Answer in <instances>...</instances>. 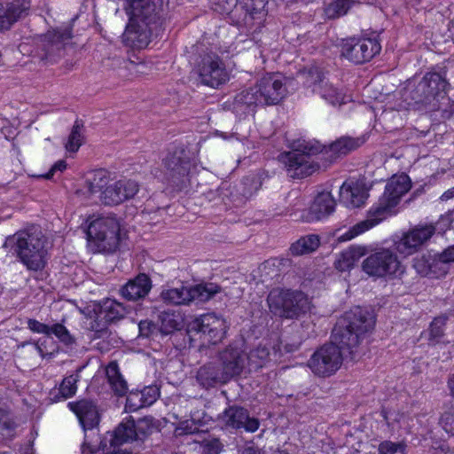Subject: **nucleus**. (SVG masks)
Segmentation results:
<instances>
[{
    "label": "nucleus",
    "instance_id": "62",
    "mask_svg": "<svg viewBox=\"0 0 454 454\" xmlns=\"http://www.w3.org/2000/svg\"><path fill=\"white\" fill-rule=\"evenodd\" d=\"M223 415H226V414H227V409H225V410L223 411Z\"/></svg>",
    "mask_w": 454,
    "mask_h": 454
},
{
    "label": "nucleus",
    "instance_id": "14",
    "mask_svg": "<svg viewBox=\"0 0 454 454\" xmlns=\"http://www.w3.org/2000/svg\"><path fill=\"white\" fill-rule=\"evenodd\" d=\"M166 177L178 190H182L188 181L192 162L189 153L183 147L168 151L163 159Z\"/></svg>",
    "mask_w": 454,
    "mask_h": 454
},
{
    "label": "nucleus",
    "instance_id": "45",
    "mask_svg": "<svg viewBox=\"0 0 454 454\" xmlns=\"http://www.w3.org/2000/svg\"><path fill=\"white\" fill-rule=\"evenodd\" d=\"M104 320L98 318V312L97 313V319L90 323V330L92 333V339H106L110 336V332Z\"/></svg>",
    "mask_w": 454,
    "mask_h": 454
},
{
    "label": "nucleus",
    "instance_id": "59",
    "mask_svg": "<svg viewBox=\"0 0 454 454\" xmlns=\"http://www.w3.org/2000/svg\"><path fill=\"white\" fill-rule=\"evenodd\" d=\"M240 454H262L260 450L254 445L246 446Z\"/></svg>",
    "mask_w": 454,
    "mask_h": 454
},
{
    "label": "nucleus",
    "instance_id": "4",
    "mask_svg": "<svg viewBox=\"0 0 454 454\" xmlns=\"http://www.w3.org/2000/svg\"><path fill=\"white\" fill-rule=\"evenodd\" d=\"M411 187L410 177L406 174L395 175L387 183L383 195L370 210V218L361 221L338 236L339 241H348L377 225L389 215L400 199Z\"/></svg>",
    "mask_w": 454,
    "mask_h": 454
},
{
    "label": "nucleus",
    "instance_id": "56",
    "mask_svg": "<svg viewBox=\"0 0 454 454\" xmlns=\"http://www.w3.org/2000/svg\"><path fill=\"white\" fill-rule=\"evenodd\" d=\"M203 442H207L206 446L208 447L210 453H217L219 450V442L217 440L207 441L205 438L202 440Z\"/></svg>",
    "mask_w": 454,
    "mask_h": 454
},
{
    "label": "nucleus",
    "instance_id": "27",
    "mask_svg": "<svg viewBox=\"0 0 454 454\" xmlns=\"http://www.w3.org/2000/svg\"><path fill=\"white\" fill-rule=\"evenodd\" d=\"M413 267L419 274L423 276H436L438 273L442 275L436 254L427 253L414 258Z\"/></svg>",
    "mask_w": 454,
    "mask_h": 454
},
{
    "label": "nucleus",
    "instance_id": "1",
    "mask_svg": "<svg viewBox=\"0 0 454 454\" xmlns=\"http://www.w3.org/2000/svg\"><path fill=\"white\" fill-rule=\"evenodd\" d=\"M374 324V317L367 309L360 307L351 309L333 328V342L315 351L308 361V366L319 377L334 374L340 368L346 352L352 359L355 357L361 340Z\"/></svg>",
    "mask_w": 454,
    "mask_h": 454
},
{
    "label": "nucleus",
    "instance_id": "31",
    "mask_svg": "<svg viewBox=\"0 0 454 454\" xmlns=\"http://www.w3.org/2000/svg\"><path fill=\"white\" fill-rule=\"evenodd\" d=\"M320 244L317 235L309 234L294 242L289 250L293 255L299 256L314 252Z\"/></svg>",
    "mask_w": 454,
    "mask_h": 454
},
{
    "label": "nucleus",
    "instance_id": "30",
    "mask_svg": "<svg viewBox=\"0 0 454 454\" xmlns=\"http://www.w3.org/2000/svg\"><path fill=\"white\" fill-rule=\"evenodd\" d=\"M126 308L115 300L107 299L103 302L98 310V318L106 323L120 320L126 314Z\"/></svg>",
    "mask_w": 454,
    "mask_h": 454
},
{
    "label": "nucleus",
    "instance_id": "13",
    "mask_svg": "<svg viewBox=\"0 0 454 454\" xmlns=\"http://www.w3.org/2000/svg\"><path fill=\"white\" fill-rule=\"evenodd\" d=\"M152 433V419L141 418L135 420L131 416L125 418L110 434V446H119L133 441L143 440Z\"/></svg>",
    "mask_w": 454,
    "mask_h": 454
},
{
    "label": "nucleus",
    "instance_id": "9",
    "mask_svg": "<svg viewBox=\"0 0 454 454\" xmlns=\"http://www.w3.org/2000/svg\"><path fill=\"white\" fill-rule=\"evenodd\" d=\"M218 293V287L213 283L184 285L163 289L160 294L162 301L173 306H191L210 300Z\"/></svg>",
    "mask_w": 454,
    "mask_h": 454
},
{
    "label": "nucleus",
    "instance_id": "52",
    "mask_svg": "<svg viewBox=\"0 0 454 454\" xmlns=\"http://www.w3.org/2000/svg\"><path fill=\"white\" fill-rule=\"evenodd\" d=\"M27 328L33 333H43L50 336V325L41 323L35 319L29 318L27 322Z\"/></svg>",
    "mask_w": 454,
    "mask_h": 454
},
{
    "label": "nucleus",
    "instance_id": "54",
    "mask_svg": "<svg viewBox=\"0 0 454 454\" xmlns=\"http://www.w3.org/2000/svg\"><path fill=\"white\" fill-rule=\"evenodd\" d=\"M67 168V163L64 160H60L57 161L51 169L43 176H40L41 177H43L45 179H51L55 174L56 171H64Z\"/></svg>",
    "mask_w": 454,
    "mask_h": 454
},
{
    "label": "nucleus",
    "instance_id": "47",
    "mask_svg": "<svg viewBox=\"0 0 454 454\" xmlns=\"http://www.w3.org/2000/svg\"><path fill=\"white\" fill-rule=\"evenodd\" d=\"M175 432L176 435L200 434L198 424L194 419L180 422Z\"/></svg>",
    "mask_w": 454,
    "mask_h": 454
},
{
    "label": "nucleus",
    "instance_id": "20",
    "mask_svg": "<svg viewBox=\"0 0 454 454\" xmlns=\"http://www.w3.org/2000/svg\"><path fill=\"white\" fill-rule=\"evenodd\" d=\"M139 191L137 182L131 179H121L109 184L102 194V203L108 206L119 205L133 199Z\"/></svg>",
    "mask_w": 454,
    "mask_h": 454
},
{
    "label": "nucleus",
    "instance_id": "29",
    "mask_svg": "<svg viewBox=\"0 0 454 454\" xmlns=\"http://www.w3.org/2000/svg\"><path fill=\"white\" fill-rule=\"evenodd\" d=\"M72 35L70 29H64L62 31L57 30L49 32L45 35L46 43L44 50L47 56H52L56 51L63 49L65 44L71 39Z\"/></svg>",
    "mask_w": 454,
    "mask_h": 454
},
{
    "label": "nucleus",
    "instance_id": "50",
    "mask_svg": "<svg viewBox=\"0 0 454 454\" xmlns=\"http://www.w3.org/2000/svg\"><path fill=\"white\" fill-rule=\"evenodd\" d=\"M404 450V444L402 442H393L391 441H384L379 444V454H395Z\"/></svg>",
    "mask_w": 454,
    "mask_h": 454
},
{
    "label": "nucleus",
    "instance_id": "38",
    "mask_svg": "<svg viewBox=\"0 0 454 454\" xmlns=\"http://www.w3.org/2000/svg\"><path fill=\"white\" fill-rule=\"evenodd\" d=\"M83 129V123L82 121L76 120L71 133L68 137L67 143L66 144V148L68 152L75 153L78 151L80 146L83 142V135L82 133V129Z\"/></svg>",
    "mask_w": 454,
    "mask_h": 454
},
{
    "label": "nucleus",
    "instance_id": "11",
    "mask_svg": "<svg viewBox=\"0 0 454 454\" xmlns=\"http://www.w3.org/2000/svg\"><path fill=\"white\" fill-rule=\"evenodd\" d=\"M362 267L366 274L376 278H400L405 270L397 255L389 249L371 254L364 260Z\"/></svg>",
    "mask_w": 454,
    "mask_h": 454
},
{
    "label": "nucleus",
    "instance_id": "23",
    "mask_svg": "<svg viewBox=\"0 0 454 454\" xmlns=\"http://www.w3.org/2000/svg\"><path fill=\"white\" fill-rule=\"evenodd\" d=\"M368 197L366 188L359 182H345L340 188V201L348 207H359Z\"/></svg>",
    "mask_w": 454,
    "mask_h": 454
},
{
    "label": "nucleus",
    "instance_id": "6",
    "mask_svg": "<svg viewBox=\"0 0 454 454\" xmlns=\"http://www.w3.org/2000/svg\"><path fill=\"white\" fill-rule=\"evenodd\" d=\"M293 151L283 155L288 175L293 178H303L314 173L319 165L310 157L323 152L324 146L317 141L299 139L293 143Z\"/></svg>",
    "mask_w": 454,
    "mask_h": 454
},
{
    "label": "nucleus",
    "instance_id": "7",
    "mask_svg": "<svg viewBox=\"0 0 454 454\" xmlns=\"http://www.w3.org/2000/svg\"><path fill=\"white\" fill-rule=\"evenodd\" d=\"M120 223L114 216L93 220L87 228V238L94 252L113 253L120 242Z\"/></svg>",
    "mask_w": 454,
    "mask_h": 454
},
{
    "label": "nucleus",
    "instance_id": "53",
    "mask_svg": "<svg viewBox=\"0 0 454 454\" xmlns=\"http://www.w3.org/2000/svg\"><path fill=\"white\" fill-rule=\"evenodd\" d=\"M450 215V213L442 215L435 224H433L434 228H435V232L442 233L450 226L452 222Z\"/></svg>",
    "mask_w": 454,
    "mask_h": 454
},
{
    "label": "nucleus",
    "instance_id": "24",
    "mask_svg": "<svg viewBox=\"0 0 454 454\" xmlns=\"http://www.w3.org/2000/svg\"><path fill=\"white\" fill-rule=\"evenodd\" d=\"M335 205L336 202L329 192L318 193L309 207L307 221H318L328 216L334 211Z\"/></svg>",
    "mask_w": 454,
    "mask_h": 454
},
{
    "label": "nucleus",
    "instance_id": "61",
    "mask_svg": "<svg viewBox=\"0 0 454 454\" xmlns=\"http://www.w3.org/2000/svg\"><path fill=\"white\" fill-rule=\"evenodd\" d=\"M100 445H101V448L104 450V449H105L106 444H103V442H100Z\"/></svg>",
    "mask_w": 454,
    "mask_h": 454
},
{
    "label": "nucleus",
    "instance_id": "22",
    "mask_svg": "<svg viewBox=\"0 0 454 454\" xmlns=\"http://www.w3.org/2000/svg\"><path fill=\"white\" fill-rule=\"evenodd\" d=\"M29 0H15L0 9V31L9 29L13 23L28 14Z\"/></svg>",
    "mask_w": 454,
    "mask_h": 454
},
{
    "label": "nucleus",
    "instance_id": "37",
    "mask_svg": "<svg viewBox=\"0 0 454 454\" xmlns=\"http://www.w3.org/2000/svg\"><path fill=\"white\" fill-rule=\"evenodd\" d=\"M215 321V317L212 315L206 314L202 315L200 317L194 319L189 325V332L190 333H214V329L211 325Z\"/></svg>",
    "mask_w": 454,
    "mask_h": 454
},
{
    "label": "nucleus",
    "instance_id": "33",
    "mask_svg": "<svg viewBox=\"0 0 454 454\" xmlns=\"http://www.w3.org/2000/svg\"><path fill=\"white\" fill-rule=\"evenodd\" d=\"M364 140L360 137H341L330 145V151L336 156L345 155L358 148Z\"/></svg>",
    "mask_w": 454,
    "mask_h": 454
},
{
    "label": "nucleus",
    "instance_id": "46",
    "mask_svg": "<svg viewBox=\"0 0 454 454\" xmlns=\"http://www.w3.org/2000/svg\"><path fill=\"white\" fill-rule=\"evenodd\" d=\"M14 428L15 424L9 419L6 411L0 408V434L3 437H11Z\"/></svg>",
    "mask_w": 454,
    "mask_h": 454
},
{
    "label": "nucleus",
    "instance_id": "39",
    "mask_svg": "<svg viewBox=\"0 0 454 454\" xmlns=\"http://www.w3.org/2000/svg\"><path fill=\"white\" fill-rule=\"evenodd\" d=\"M82 368H79L75 373L67 376L63 379L59 386V394L63 399H67L75 395L77 390L76 383L80 379V372Z\"/></svg>",
    "mask_w": 454,
    "mask_h": 454
},
{
    "label": "nucleus",
    "instance_id": "51",
    "mask_svg": "<svg viewBox=\"0 0 454 454\" xmlns=\"http://www.w3.org/2000/svg\"><path fill=\"white\" fill-rule=\"evenodd\" d=\"M441 424L448 434L454 435V409L445 411L442 415Z\"/></svg>",
    "mask_w": 454,
    "mask_h": 454
},
{
    "label": "nucleus",
    "instance_id": "49",
    "mask_svg": "<svg viewBox=\"0 0 454 454\" xmlns=\"http://www.w3.org/2000/svg\"><path fill=\"white\" fill-rule=\"evenodd\" d=\"M440 266L441 274L447 272V264L454 262V246L449 247L442 253L436 254Z\"/></svg>",
    "mask_w": 454,
    "mask_h": 454
},
{
    "label": "nucleus",
    "instance_id": "36",
    "mask_svg": "<svg viewBox=\"0 0 454 454\" xmlns=\"http://www.w3.org/2000/svg\"><path fill=\"white\" fill-rule=\"evenodd\" d=\"M155 402V395L151 397H145V394H140L139 391H131L127 396L125 408L129 411H137L140 408L149 406Z\"/></svg>",
    "mask_w": 454,
    "mask_h": 454
},
{
    "label": "nucleus",
    "instance_id": "25",
    "mask_svg": "<svg viewBox=\"0 0 454 454\" xmlns=\"http://www.w3.org/2000/svg\"><path fill=\"white\" fill-rule=\"evenodd\" d=\"M267 3L268 0H237L234 9L229 12V19L234 20L239 10L244 11V18L242 20H237L236 23L247 24V19L252 20L256 14L263 12Z\"/></svg>",
    "mask_w": 454,
    "mask_h": 454
},
{
    "label": "nucleus",
    "instance_id": "5",
    "mask_svg": "<svg viewBox=\"0 0 454 454\" xmlns=\"http://www.w3.org/2000/svg\"><path fill=\"white\" fill-rule=\"evenodd\" d=\"M286 79L279 74H267L254 87L241 90L233 100V111L247 114L258 105H277L287 93Z\"/></svg>",
    "mask_w": 454,
    "mask_h": 454
},
{
    "label": "nucleus",
    "instance_id": "40",
    "mask_svg": "<svg viewBox=\"0 0 454 454\" xmlns=\"http://www.w3.org/2000/svg\"><path fill=\"white\" fill-rule=\"evenodd\" d=\"M446 317H435L430 324L427 338L429 344L435 345L440 342L443 335V327L445 325Z\"/></svg>",
    "mask_w": 454,
    "mask_h": 454
},
{
    "label": "nucleus",
    "instance_id": "18",
    "mask_svg": "<svg viewBox=\"0 0 454 454\" xmlns=\"http://www.w3.org/2000/svg\"><path fill=\"white\" fill-rule=\"evenodd\" d=\"M435 233L433 223H420L403 234L395 243L399 254L408 256L419 251Z\"/></svg>",
    "mask_w": 454,
    "mask_h": 454
},
{
    "label": "nucleus",
    "instance_id": "19",
    "mask_svg": "<svg viewBox=\"0 0 454 454\" xmlns=\"http://www.w3.org/2000/svg\"><path fill=\"white\" fill-rule=\"evenodd\" d=\"M197 68L201 82L205 85L217 88L226 79L224 64L213 52L201 56Z\"/></svg>",
    "mask_w": 454,
    "mask_h": 454
},
{
    "label": "nucleus",
    "instance_id": "43",
    "mask_svg": "<svg viewBox=\"0 0 454 454\" xmlns=\"http://www.w3.org/2000/svg\"><path fill=\"white\" fill-rule=\"evenodd\" d=\"M160 325L158 326L159 332L162 335H168L178 329V322L173 315L162 313L160 315Z\"/></svg>",
    "mask_w": 454,
    "mask_h": 454
},
{
    "label": "nucleus",
    "instance_id": "60",
    "mask_svg": "<svg viewBox=\"0 0 454 454\" xmlns=\"http://www.w3.org/2000/svg\"><path fill=\"white\" fill-rule=\"evenodd\" d=\"M448 387L451 395L454 396V374L449 379Z\"/></svg>",
    "mask_w": 454,
    "mask_h": 454
},
{
    "label": "nucleus",
    "instance_id": "58",
    "mask_svg": "<svg viewBox=\"0 0 454 454\" xmlns=\"http://www.w3.org/2000/svg\"><path fill=\"white\" fill-rule=\"evenodd\" d=\"M140 394H145V397H151L152 395H155V400L159 395L158 389L149 387H145L142 391H139Z\"/></svg>",
    "mask_w": 454,
    "mask_h": 454
},
{
    "label": "nucleus",
    "instance_id": "41",
    "mask_svg": "<svg viewBox=\"0 0 454 454\" xmlns=\"http://www.w3.org/2000/svg\"><path fill=\"white\" fill-rule=\"evenodd\" d=\"M55 335L60 342L67 346L73 345L75 342L74 337L69 333L65 325L56 323L50 325V335Z\"/></svg>",
    "mask_w": 454,
    "mask_h": 454
},
{
    "label": "nucleus",
    "instance_id": "55",
    "mask_svg": "<svg viewBox=\"0 0 454 454\" xmlns=\"http://www.w3.org/2000/svg\"><path fill=\"white\" fill-rule=\"evenodd\" d=\"M277 261H267L259 267L260 272H265L266 275H270L268 270L272 271V278L278 276V270L275 269Z\"/></svg>",
    "mask_w": 454,
    "mask_h": 454
},
{
    "label": "nucleus",
    "instance_id": "28",
    "mask_svg": "<svg viewBox=\"0 0 454 454\" xmlns=\"http://www.w3.org/2000/svg\"><path fill=\"white\" fill-rule=\"evenodd\" d=\"M107 381L113 392L118 396H124L128 393V384L120 372L118 364L111 362L106 368Z\"/></svg>",
    "mask_w": 454,
    "mask_h": 454
},
{
    "label": "nucleus",
    "instance_id": "26",
    "mask_svg": "<svg viewBox=\"0 0 454 454\" xmlns=\"http://www.w3.org/2000/svg\"><path fill=\"white\" fill-rule=\"evenodd\" d=\"M259 420L250 418L247 410L241 407H229V426L235 428H244L247 432L254 433L259 427Z\"/></svg>",
    "mask_w": 454,
    "mask_h": 454
},
{
    "label": "nucleus",
    "instance_id": "48",
    "mask_svg": "<svg viewBox=\"0 0 454 454\" xmlns=\"http://www.w3.org/2000/svg\"><path fill=\"white\" fill-rule=\"evenodd\" d=\"M139 337L150 338L156 335L159 332L158 325L149 320H142L138 324Z\"/></svg>",
    "mask_w": 454,
    "mask_h": 454
},
{
    "label": "nucleus",
    "instance_id": "3",
    "mask_svg": "<svg viewBox=\"0 0 454 454\" xmlns=\"http://www.w3.org/2000/svg\"><path fill=\"white\" fill-rule=\"evenodd\" d=\"M47 239L40 226L30 225L8 236L3 247L28 270L40 271L48 261Z\"/></svg>",
    "mask_w": 454,
    "mask_h": 454
},
{
    "label": "nucleus",
    "instance_id": "57",
    "mask_svg": "<svg viewBox=\"0 0 454 454\" xmlns=\"http://www.w3.org/2000/svg\"><path fill=\"white\" fill-rule=\"evenodd\" d=\"M453 199H454V186L448 189L447 191H445L439 198V200L441 201H448V200H453Z\"/></svg>",
    "mask_w": 454,
    "mask_h": 454
},
{
    "label": "nucleus",
    "instance_id": "16",
    "mask_svg": "<svg viewBox=\"0 0 454 454\" xmlns=\"http://www.w3.org/2000/svg\"><path fill=\"white\" fill-rule=\"evenodd\" d=\"M270 355L269 347L262 344L247 355L229 354V376L239 375L246 367L249 372L262 368L270 360Z\"/></svg>",
    "mask_w": 454,
    "mask_h": 454
},
{
    "label": "nucleus",
    "instance_id": "35",
    "mask_svg": "<svg viewBox=\"0 0 454 454\" xmlns=\"http://www.w3.org/2000/svg\"><path fill=\"white\" fill-rule=\"evenodd\" d=\"M356 4V0H334L325 8V14L328 19H336L345 15Z\"/></svg>",
    "mask_w": 454,
    "mask_h": 454
},
{
    "label": "nucleus",
    "instance_id": "32",
    "mask_svg": "<svg viewBox=\"0 0 454 454\" xmlns=\"http://www.w3.org/2000/svg\"><path fill=\"white\" fill-rule=\"evenodd\" d=\"M364 247H350L344 250L336 262V268L340 271L348 270L351 268L364 254Z\"/></svg>",
    "mask_w": 454,
    "mask_h": 454
},
{
    "label": "nucleus",
    "instance_id": "42",
    "mask_svg": "<svg viewBox=\"0 0 454 454\" xmlns=\"http://www.w3.org/2000/svg\"><path fill=\"white\" fill-rule=\"evenodd\" d=\"M261 185L262 182L256 175H249L244 177V179L242 180V188L240 190V192L246 198L251 197L256 191L259 190Z\"/></svg>",
    "mask_w": 454,
    "mask_h": 454
},
{
    "label": "nucleus",
    "instance_id": "21",
    "mask_svg": "<svg viewBox=\"0 0 454 454\" xmlns=\"http://www.w3.org/2000/svg\"><path fill=\"white\" fill-rule=\"evenodd\" d=\"M153 287L152 280L148 275L139 273L134 278L129 279L120 288L121 296L129 301H137L145 299Z\"/></svg>",
    "mask_w": 454,
    "mask_h": 454
},
{
    "label": "nucleus",
    "instance_id": "17",
    "mask_svg": "<svg viewBox=\"0 0 454 454\" xmlns=\"http://www.w3.org/2000/svg\"><path fill=\"white\" fill-rule=\"evenodd\" d=\"M381 46L375 39L351 37L341 44V56L355 64H363L380 53Z\"/></svg>",
    "mask_w": 454,
    "mask_h": 454
},
{
    "label": "nucleus",
    "instance_id": "15",
    "mask_svg": "<svg viewBox=\"0 0 454 454\" xmlns=\"http://www.w3.org/2000/svg\"><path fill=\"white\" fill-rule=\"evenodd\" d=\"M69 409L75 413L79 422L84 430H93L98 425L99 415L96 404L87 399L68 403ZM97 451V446L89 441V435L85 433L84 441L81 447V454H93Z\"/></svg>",
    "mask_w": 454,
    "mask_h": 454
},
{
    "label": "nucleus",
    "instance_id": "2",
    "mask_svg": "<svg viewBox=\"0 0 454 454\" xmlns=\"http://www.w3.org/2000/svg\"><path fill=\"white\" fill-rule=\"evenodd\" d=\"M163 0H132L129 21L122 35L123 43L131 48L144 49L153 34L158 35L162 21Z\"/></svg>",
    "mask_w": 454,
    "mask_h": 454
},
{
    "label": "nucleus",
    "instance_id": "34",
    "mask_svg": "<svg viewBox=\"0 0 454 454\" xmlns=\"http://www.w3.org/2000/svg\"><path fill=\"white\" fill-rule=\"evenodd\" d=\"M108 177L106 174L102 171H97L92 174L90 177L86 179L87 192L90 195L99 194L100 201L102 202V194L106 187H107Z\"/></svg>",
    "mask_w": 454,
    "mask_h": 454
},
{
    "label": "nucleus",
    "instance_id": "10",
    "mask_svg": "<svg viewBox=\"0 0 454 454\" xmlns=\"http://www.w3.org/2000/svg\"><path fill=\"white\" fill-rule=\"evenodd\" d=\"M299 78L306 89L310 90L313 94L318 95L330 105L340 106L346 103L348 97L342 89L336 87L326 79L318 67L304 69L300 73Z\"/></svg>",
    "mask_w": 454,
    "mask_h": 454
},
{
    "label": "nucleus",
    "instance_id": "8",
    "mask_svg": "<svg viewBox=\"0 0 454 454\" xmlns=\"http://www.w3.org/2000/svg\"><path fill=\"white\" fill-rule=\"evenodd\" d=\"M270 312L286 318H297L310 309L308 296L300 291L272 290L267 299Z\"/></svg>",
    "mask_w": 454,
    "mask_h": 454
},
{
    "label": "nucleus",
    "instance_id": "44",
    "mask_svg": "<svg viewBox=\"0 0 454 454\" xmlns=\"http://www.w3.org/2000/svg\"><path fill=\"white\" fill-rule=\"evenodd\" d=\"M199 379L201 380V384L206 387H215L220 383H225L226 380L223 374L221 377L215 374L214 372H209V369L204 368L199 372Z\"/></svg>",
    "mask_w": 454,
    "mask_h": 454
},
{
    "label": "nucleus",
    "instance_id": "12",
    "mask_svg": "<svg viewBox=\"0 0 454 454\" xmlns=\"http://www.w3.org/2000/svg\"><path fill=\"white\" fill-rule=\"evenodd\" d=\"M447 81L438 73H427L411 92V100L415 105H433L446 96Z\"/></svg>",
    "mask_w": 454,
    "mask_h": 454
}]
</instances>
